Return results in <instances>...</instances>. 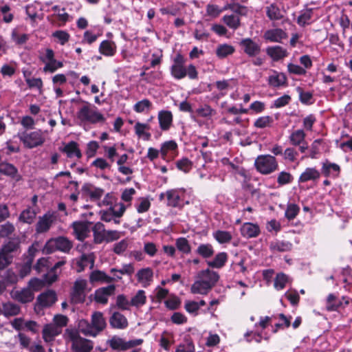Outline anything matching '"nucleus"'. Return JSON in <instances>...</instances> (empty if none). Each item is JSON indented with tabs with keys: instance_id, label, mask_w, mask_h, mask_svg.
Masks as SVG:
<instances>
[{
	"instance_id": "1",
	"label": "nucleus",
	"mask_w": 352,
	"mask_h": 352,
	"mask_svg": "<svg viewBox=\"0 0 352 352\" xmlns=\"http://www.w3.org/2000/svg\"><path fill=\"white\" fill-rule=\"evenodd\" d=\"M185 63L186 59L184 56L179 53L177 54L170 68L171 76L176 80L183 79L187 76L191 80L197 79L198 72L196 67L192 64L186 67Z\"/></svg>"
},
{
	"instance_id": "2",
	"label": "nucleus",
	"mask_w": 352,
	"mask_h": 352,
	"mask_svg": "<svg viewBox=\"0 0 352 352\" xmlns=\"http://www.w3.org/2000/svg\"><path fill=\"white\" fill-rule=\"evenodd\" d=\"M21 253V240L19 237L10 239L0 250V270L12 263L14 257Z\"/></svg>"
},
{
	"instance_id": "3",
	"label": "nucleus",
	"mask_w": 352,
	"mask_h": 352,
	"mask_svg": "<svg viewBox=\"0 0 352 352\" xmlns=\"http://www.w3.org/2000/svg\"><path fill=\"white\" fill-rule=\"evenodd\" d=\"M66 339L71 342V349L74 352H90L94 347L93 342L82 338L76 329H66Z\"/></svg>"
},
{
	"instance_id": "4",
	"label": "nucleus",
	"mask_w": 352,
	"mask_h": 352,
	"mask_svg": "<svg viewBox=\"0 0 352 352\" xmlns=\"http://www.w3.org/2000/svg\"><path fill=\"white\" fill-rule=\"evenodd\" d=\"M81 102L84 105L77 112V117L80 121L91 124L104 122L105 118L96 107L87 101L81 100Z\"/></svg>"
},
{
	"instance_id": "5",
	"label": "nucleus",
	"mask_w": 352,
	"mask_h": 352,
	"mask_svg": "<svg viewBox=\"0 0 352 352\" xmlns=\"http://www.w3.org/2000/svg\"><path fill=\"white\" fill-rule=\"evenodd\" d=\"M73 247L72 242L65 236H58L48 240L43 247V252L49 254L56 250L69 253Z\"/></svg>"
},
{
	"instance_id": "6",
	"label": "nucleus",
	"mask_w": 352,
	"mask_h": 352,
	"mask_svg": "<svg viewBox=\"0 0 352 352\" xmlns=\"http://www.w3.org/2000/svg\"><path fill=\"white\" fill-rule=\"evenodd\" d=\"M16 137L23 142L24 146L28 148H33L41 146L45 142V138L41 130L32 132L23 131L19 132Z\"/></svg>"
},
{
	"instance_id": "7",
	"label": "nucleus",
	"mask_w": 352,
	"mask_h": 352,
	"mask_svg": "<svg viewBox=\"0 0 352 352\" xmlns=\"http://www.w3.org/2000/svg\"><path fill=\"white\" fill-rule=\"evenodd\" d=\"M257 171L263 175H268L278 169V164L275 157L270 155H258L254 162Z\"/></svg>"
},
{
	"instance_id": "8",
	"label": "nucleus",
	"mask_w": 352,
	"mask_h": 352,
	"mask_svg": "<svg viewBox=\"0 0 352 352\" xmlns=\"http://www.w3.org/2000/svg\"><path fill=\"white\" fill-rule=\"evenodd\" d=\"M240 45L244 52L249 56L253 57L257 56L261 52V46L254 42L252 38H243L240 42Z\"/></svg>"
},
{
	"instance_id": "9",
	"label": "nucleus",
	"mask_w": 352,
	"mask_h": 352,
	"mask_svg": "<svg viewBox=\"0 0 352 352\" xmlns=\"http://www.w3.org/2000/svg\"><path fill=\"white\" fill-rule=\"evenodd\" d=\"M12 298L21 303L31 302L34 299V294L30 288H23L21 290L13 289L10 292Z\"/></svg>"
},
{
	"instance_id": "10",
	"label": "nucleus",
	"mask_w": 352,
	"mask_h": 352,
	"mask_svg": "<svg viewBox=\"0 0 352 352\" xmlns=\"http://www.w3.org/2000/svg\"><path fill=\"white\" fill-rule=\"evenodd\" d=\"M91 224L92 223L89 221H74L72 223L74 232L78 240H83L87 237Z\"/></svg>"
},
{
	"instance_id": "11",
	"label": "nucleus",
	"mask_w": 352,
	"mask_h": 352,
	"mask_svg": "<svg viewBox=\"0 0 352 352\" xmlns=\"http://www.w3.org/2000/svg\"><path fill=\"white\" fill-rule=\"evenodd\" d=\"M135 276L138 281L144 287L149 286L153 280V271L150 267L140 269Z\"/></svg>"
},
{
	"instance_id": "12",
	"label": "nucleus",
	"mask_w": 352,
	"mask_h": 352,
	"mask_svg": "<svg viewBox=\"0 0 352 352\" xmlns=\"http://www.w3.org/2000/svg\"><path fill=\"white\" fill-rule=\"evenodd\" d=\"M115 289L113 285L98 289L95 292V300L103 305L107 304L108 298L114 293Z\"/></svg>"
},
{
	"instance_id": "13",
	"label": "nucleus",
	"mask_w": 352,
	"mask_h": 352,
	"mask_svg": "<svg viewBox=\"0 0 352 352\" xmlns=\"http://www.w3.org/2000/svg\"><path fill=\"white\" fill-rule=\"evenodd\" d=\"M158 120L160 127L162 131H168L170 128L173 116L171 111L168 110H162L158 113Z\"/></svg>"
},
{
	"instance_id": "14",
	"label": "nucleus",
	"mask_w": 352,
	"mask_h": 352,
	"mask_svg": "<svg viewBox=\"0 0 352 352\" xmlns=\"http://www.w3.org/2000/svg\"><path fill=\"white\" fill-rule=\"evenodd\" d=\"M57 300L56 294L53 290L41 293L37 298L38 303L41 307H50Z\"/></svg>"
},
{
	"instance_id": "15",
	"label": "nucleus",
	"mask_w": 352,
	"mask_h": 352,
	"mask_svg": "<svg viewBox=\"0 0 352 352\" xmlns=\"http://www.w3.org/2000/svg\"><path fill=\"white\" fill-rule=\"evenodd\" d=\"M241 234L247 238H255L258 236L260 233V228L257 224L247 222L244 223L241 228Z\"/></svg>"
},
{
	"instance_id": "16",
	"label": "nucleus",
	"mask_w": 352,
	"mask_h": 352,
	"mask_svg": "<svg viewBox=\"0 0 352 352\" xmlns=\"http://www.w3.org/2000/svg\"><path fill=\"white\" fill-rule=\"evenodd\" d=\"M91 327L96 336L106 327V321L101 312H94L91 316Z\"/></svg>"
},
{
	"instance_id": "17",
	"label": "nucleus",
	"mask_w": 352,
	"mask_h": 352,
	"mask_svg": "<svg viewBox=\"0 0 352 352\" xmlns=\"http://www.w3.org/2000/svg\"><path fill=\"white\" fill-rule=\"evenodd\" d=\"M263 37L265 40L271 42L281 43L283 39L287 37V34L282 29L276 28L267 30L265 32Z\"/></svg>"
},
{
	"instance_id": "18",
	"label": "nucleus",
	"mask_w": 352,
	"mask_h": 352,
	"mask_svg": "<svg viewBox=\"0 0 352 352\" xmlns=\"http://www.w3.org/2000/svg\"><path fill=\"white\" fill-rule=\"evenodd\" d=\"M110 325L115 329H124L128 327L126 318L120 312L115 311L109 318Z\"/></svg>"
},
{
	"instance_id": "19",
	"label": "nucleus",
	"mask_w": 352,
	"mask_h": 352,
	"mask_svg": "<svg viewBox=\"0 0 352 352\" xmlns=\"http://www.w3.org/2000/svg\"><path fill=\"white\" fill-rule=\"evenodd\" d=\"M321 170L325 177H336L340 173V167L338 164L330 162L327 160L322 163Z\"/></svg>"
},
{
	"instance_id": "20",
	"label": "nucleus",
	"mask_w": 352,
	"mask_h": 352,
	"mask_svg": "<svg viewBox=\"0 0 352 352\" xmlns=\"http://www.w3.org/2000/svg\"><path fill=\"white\" fill-rule=\"evenodd\" d=\"M266 15L270 21H278L284 19L283 12L276 3H271L265 8Z\"/></svg>"
},
{
	"instance_id": "21",
	"label": "nucleus",
	"mask_w": 352,
	"mask_h": 352,
	"mask_svg": "<svg viewBox=\"0 0 352 352\" xmlns=\"http://www.w3.org/2000/svg\"><path fill=\"white\" fill-rule=\"evenodd\" d=\"M53 223L52 217L50 214H45L39 217L38 221L36 225V231L37 233H43L48 231Z\"/></svg>"
},
{
	"instance_id": "22",
	"label": "nucleus",
	"mask_w": 352,
	"mask_h": 352,
	"mask_svg": "<svg viewBox=\"0 0 352 352\" xmlns=\"http://www.w3.org/2000/svg\"><path fill=\"white\" fill-rule=\"evenodd\" d=\"M266 53L274 61L283 59L288 55L287 50L279 45L267 47Z\"/></svg>"
},
{
	"instance_id": "23",
	"label": "nucleus",
	"mask_w": 352,
	"mask_h": 352,
	"mask_svg": "<svg viewBox=\"0 0 352 352\" xmlns=\"http://www.w3.org/2000/svg\"><path fill=\"white\" fill-rule=\"evenodd\" d=\"M269 248L272 252H288L292 250V243L287 241L275 240L270 243Z\"/></svg>"
},
{
	"instance_id": "24",
	"label": "nucleus",
	"mask_w": 352,
	"mask_h": 352,
	"mask_svg": "<svg viewBox=\"0 0 352 352\" xmlns=\"http://www.w3.org/2000/svg\"><path fill=\"white\" fill-rule=\"evenodd\" d=\"M199 278L208 283L212 288L219 280V276L217 272L206 269L199 273Z\"/></svg>"
},
{
	"instance_id": "25",
	"label": "nucleus",
	"mask_w": 352,
	"mask_h": 352,
	"mask_svg": "<svg viewBox=\"0 0 352 352\" xmlns=\"http://www.w3.org/2000/svg\"><path fill=\"white\" fill-rule=\"evenodd\" d=\"M167 198V206L173 208H179L180 206L181 197L179 191L177 189L168 190L166 192Z\"/></svg>"
},
{
	"instance_id": "26",
	"label": "nucleus",
	"mask_w": 352,
	"mask_h": 352,
	"mask_svg": "<svg viewBox=\"0 0 352 352\" xmlns=\"http://www.w3.org/2000/svg\"><path fill=\"white\" fill-rule=\"evenodd\" d=\"M0 173L18 180L20 177L18 173V169L12 164L8 162L0 163Z\"/></svg>"
},
{
	"instance_id": "27",
	"label": "nucleus",
	"mask_w": 352,
	"mask_h": 352,
	"mask_svg": "<svg viewBox=\"0 0 352 352\" xmlns=\"http://www.w3.org/2000/svg\"><path fill=\"white\" fill-rule=\"evenodd\" d=\"M1 305L2 314L6 317L14 316L20 313V307L12 302H3Z\"/></svg>"
},
{
	"instance_id": "28",
	"label": "nucleus",
	"mask_w": 352,
	"mask_h": 352,
	"mask_svg": "<svg viewBox=\"0 0 352 352\" xmlns=\"http://www.w3.org/2000/svg\"><path fill=\"white\" fill-rule=\"evenodd\" d=\"M320 173L315 168H307L300 175L299 183H305L311 180H316L320 177Z\"/></svg>"
},
{
	"instance_id": "29",
	"label": "nucleus",
	"mask_w": 352,
	"mask_h": 352,
	"mask_svg": "<svg viewBox=\"0 0 352 352\" xmlns=\"http://www.w3.org/2000/svg\"><path fill=\"white\" fill-rule=\"evenodd\" d=\"M99 52L104 56H112L116 52V45L113 41L104 40L99 46Z\"/></svg>"
},
{
	"instance_id": "30",
	"label": "nucleus",
	"mask_w": 352,
	"mask_h": 352,
	"mask_svg": "<svg viewBox=\"0 0 352 352\" xmlns=\"http://www.w3.org/2000/svg\"><path fill=\"white\" fill-rule=\"evenodd\" d=\"M268 83L274 87L283 86L287 83V78L283 73L274 72V74L269 76Z\"/></svg>"
},
{
	"instance_id": "31",
	"label": "nucleus",
	"mask_w": 352,
	"mask_h": 352,
	"mask_svg": "<svg viewBox=\"0 0 352 352\" xmlns=\"http://www.w3.org/2000/svg\"><path fill=\"white\" fill-rule=\"evenodd\" d=\"M212 288L203 279L195 281L191 286L192 294H206Z\"/></svg>"
},
{
	"instance_id": "32",
	"label": "nucleus",
	"mask_w": 352,
	"mask_h": 352,
	"mask_svg": "<svg viewBox=\"0 0 352 352\" xmlns=\"http://www.w3.org/2000/svg\"><path fill=\"white\" fill-rule=\"evenodd\" d=\"M92 232L94 234V242L96 243H101L103 241V236L107 232L104 224L101 222L96 223L92 228Z\"/></svg>"
},
{
	"instance_id": "33",
	"label": "nucleus",
	"mask_w": 352,
	"mask_h": 352,
	"mask_svg": "<svg viewBox=\"0 0 352 352\" xmlns=\"http://www.w3.org/2000/svg\"><path fill=\"white\" fill-rule=\"evenodd\" d=\"M228 254L226 252H219L213 260L207 261V265L212 268H221L227 262Z\"/></svg>"
},
{
	"instance_id": "34",
	"label": "nucleus",
	"mask_w": 352,
	"mask_h": 352,
	"mask_svg": "<svg viewBox=\"0 0 352 352\" xmlns=\"http://www.w3.org/2000/svg\"><path fill=\"white\" fill-rule=\"evenodd\" d=\"M89 263L91 264L90 267H93L94 264V256L93 253L89 254H82L80 259L76 263L78 267L77 271L78 272L83 271L85 268L89 265Z\"/></svg>"
},
{
	"instance_id": "35",
	"label": "nucleus",
	"mask_w": 352,
	"mask_h": 352,
	"mask_svg": "<svg viewBox=\"0 0 352 352\" xmlns=\"http://www.w3.org/2000/svg\"><path fill=\"white\" fill-rule=\"evenodd\" d=\"M59 333L58 328L53 325H46L43 329V338L46 342H52Z\"/></svg>"
},
{
	"instance_id": "36",
	"label": "nucleus",
	"mask_w": 352,
	"mask_h": 352,
	"mask_svg": "<svg viewBox=\"0 0 352 352\" xmlns=\"http://www.w3.org/2000/svg\"><path fill=\"white\" fill-rule=\"evenodd\" d=\"M36 212L34 209L29 207L23 210L19 217V220L24 223L31 224L34 222Z\"/></svg>"
},
{
	"instance_id": "37",
	"label": "nucleus",
	"mask_w": 352,
	"mask_h": 352,
	"mask_svg": "<svg viewBox=\"0 0 352 352\" xmlns=\"http://www.w3.org/2000/svg\"><path fill=\"white\" fill-rule=\"evenodd\" d=\"M68 157L76 156L78 158L81 157L82 155L80 149L78 148V144L74 141H71L63 149Z\"/></svg>"
},
{
	"instance_id": "38",
	"label": "nucleus",
	"mask_w": 352,
	"mask_h": 352,
	"mask_svg": "<svg viewBox=\"0 0 352 352\" xmlns=\"http://www.w3.org/2000/svg\"><path fill=\"white\" fill-rule=\"evenodd\" d=\"M342 305V302L338 299L333 294H330L327 296L326 302V309L329 311H338Z\"/></svg>"
},
{
	"instance_id": "39",
	"label": "nucleus",
	"mask_w": 352,
	"mask_h": 352,
	"mask_svg": "<svg viewBox=\"0 0 352 352\" xmlns=\"http://www.w3.org/2000/svg\"><path fill=\"white\" fill-rule=\"evenodd\" d=\"M306 134L302 129L293 131L289 137V142L293 146L300 145L305 142Z\"/></svg>"
},
{
	"instance_id": "40",
	"label": "nucleus",
	"mask_w": 352,
	"mask_h": 352,
	"mask_svg": "<svg viewBox=\"0 0 352 352\" xmlns=\"http://www.w3.org/2000/svg\"><path fill=\"white\" fill-rule=\"evenodd\" d=\"M196 253L204 258H208L214 254V250L211 244L201 243L198 246Z\"/></svg>"
},
{
	"instance_id": "41",
	"label": "nucleus",
	"mask_w": 352,
	"mask_h": 352,
	"mask_svg": "<svg viewBox=\"0 0 352 352\" xmlns=\"http://www.w3.org/2000/svg\"><path fill=\"white\" fill-rule=\"evenodd\" d=\"M100 219L102 221L105 222H110L113 221L114 223L119 224L120 220L116 217L114 209L113 207H110L108 210L100 211Z\"/></svg>"
},
{
	"instance_id": "42",
	"label": "nucleus",
	"mask_w": 352,
	"mask_h": 352,
	"mask_svg": "<svg viewBox=\"0 0 352 352\" xmlns=\"http://www.w3.org/2000/svg\"><path fill=\"white\" fill-rule=\"evenodd\" d=\"M222 20L226 25L233 30L238 29L241 25L240 18L235 14L225 15Z\"/></svg>"
},
{
	"instance_id": "43",
	"label": "nucleus",
	"mask_w": 352,
	"mask_h": 352,
	"mask_svg": "<svg viewBox=\"0 0 352 352\" xmlns=\"http://www.w3.org/2000/svg\"><path fill=\"white\" fill-rule=\"evenodd\" d=\"M91 323H89L88 320L82 319L79 320L78 328V332L80 331L85 336H96V334L94 331V329L91 326Z\"/></svg>"
},
{
	"instance_id": "44",
	"label": "nucleus",
	"mask_w": 352,
	"mask_h": 352,
	"mask_svg": "<svg viewBox=\"0 0 352 352\" xmlns=\"http://www.w3.org/2000/svg\"><path fill=\"white\" fill-rule=\"evenodd\" d=\"M134 129L137 135L144 137L146 140H150L151 133L145 131L150 129V126L148 124L138 122L135 124Z\"/></svg>"
},
{
	"instance_id": "45",
	"label": "nucleus",
	"mask_w": 352,
	"mask_h": 352,
	"mask_svg": "<svg viewBox=\"0 0 352 352\" xmlns=\"http://www.w3.org/2000/svg\"><path fill=\"white\" fill-rule=\"evenodd\" d=\"M146 296L144 290H138L135 295L131 300V305L140 307L145 305Z\"/></svg>"
},
{
	"instance_id": "46",
	"label": "nucleus",
	"mask_w": 352,
	"mask_h": 352,
	"mask_svg": "<svg viewBox=\"0 0 352 352\" xmlns=\"http://www.w3.org/2000/svg\"><path fill=\"white\" fill-rule=\"evenodd\" d=\"M274 122L272 116H265L258 118L254 122V126L258 129H264L271 127Z\"/></svg>"
},
{
	"instance_id": "47",
	"label": "nucleus",
	"mask_w": 352,
	"mask_h": 352,
	"mask_svg": "<svg viewBox=\"0 0 352 352\" xmlns=\"http://www.w3.org/2000/svg\"><path fill=\"white\" fill-rule=\"evenodd\" d=\"M108 344L113 350L125 351V340L118 336H113L108 340Z\"/></svg>"
},
{
	"instance_id": "48",
	"label": "nucleus",
	"mask_w": 352,
	"mask_h": 352,
	"mask_svg": "<svg viewBox=\"0 0 352 352\" xmlns=\"http://www.w3.org/2000/svg\"><path fill=\"white\" fill-rule=\"evenodd\" d=\"M213 237L221 244L229 243L232 239V234L228 231L217 230L212 234Z\"/></svg>"
},
{
	"instance_id": "49",
	"label": "nucleus",
	"mask_w": 352,
	"mask_h": 352,
	"mask_svg": "<svg viewBox=\"0 0 352 352\" xmlns=\"http://www.w3.org/2000/svg\"><path fill=\"white\" fill-rule=\"evenodd\" d=\"M113 279V278L107 276L104 272L99 270L93 272L90 275L91 282L102 281L110 283Z\"/></svg>"
},
{
	"instance_id": "50",
	"label": "nucleus",
	"mask_w": 352,
	"mask_h": 352,
	"mask_svg": "<svg viewBox=\"0 0 352 352\" xmlns=\"http://www.w3.org/2000/svg\"><path fill=\"white\" fill-rule=\"evenodd\" d=\"M234 52V48L232 45L223 44L217 47L216 54L219 58H222L232 54Z\"/></svg>"
},
{
	"instance_id": "51",
	"label": "nucleus",
	"mask_w": 352,
	"mask_h": 352,
	"mask_svg": "<svg viewBox=\"0 0 352 352\" xmlns=\"http://www.w3.org/2000/svg\"><path fill=\"white\" fill-rule=\"evenodd\" d=\"M300 207L296 204H288L285 212V217L289 221L293 220L298 214Z\"/></svg>"
},
{
	"instance_id": "52",
	"label": "nucleus",
	"mask_w": 352,
	"mask_h": 352,
	"mask_svg": "<svg viewBox=\"0 0 352 352\" xmlns=\"http://www.w3.org/2000/svg\"><path fill=\"white\" fill-rule=\"evenodd\" d=\"M227 8L241 16H245L248 12V9L246 6H242L239 3H230L225 8V9Z\"/></svg>"
},
{
	"instance_id": "53",
	"label": "nucleus",
	"mask_w": 352,
	"mask_h": 352,
	"mask_svg": "<svg viewBox=\"0 0 352 352\" xmlns=\"http://www.w3.org/2000/svg\"><path fill=\"white\" fill-rule=\"evenodd\" d=\"M288 280V276L284 273H279L274 279V286L277 290H281L285 287Z\"/></svg>"
},
{
	"instance_id": "54",
	"label": "nucleus",
	"mask_w": 352,
	"mask_h": 352,
	"mask_svg": "<svg viewBox=\"0 0 352 352\" xmlns=\"http://www.w3.org/2000/svg\"><path fill=\"white\" fill-rule=\"evenodd\" d=\"M176 166L179 170L187 173L192 169V162L187 157H184L176 162Z\"/></svg>"
},
{
	"instance_id": "55",
	"label": "nucleus",
	"mask_w": 352,
	"mask_h": 352,
	"mask_svg": "<svg viewBox=\"0 0 352 352\" xmlns=\"http://www.w3.org/2000/svg\"><path fill=\"white\" fill-rule=\"evenodd\" d=\"M312 16V9H307L305 11H302L300 14L298 16L297 19V23L301 26L304 27L307 24H308V21L311 19Z\"/></svg>"
},
{
	"instance_id": "56",
	"label": "nucleus",
	"mask_w": 352,
	"mask_h": 352,
	"mask_svg": "<svg viewBox=\"0 0 352 352\" xmlns=\"http://www.w3.org/2000/svg\"><path fill=\"white\" fill-rule=\"evenodd\" d=\"M135 272V268L133 263L124 264L121 269L117 270L112 268L111 273L118 272L120 275L131 276Z\"/></svg>"
},
{
	"instance_id": "57",
	"label": "nucleus",
	"mask_w": 352,
	"mask_h": 352,
	"mask_svg": "<svg viewBox=\"0 0 352 352\" xmlns=\"http://www.w3.org/2000/svg\"><path fill=\"white\" fill-rule=\"evenodd\" d=\"M86 286L85 282L83 280H76L74 283V293L77 296L79 300H83L85 295L84 290Z\"/></svg>"
},
{
	"instance_id": "58",
	"label": "nucleus",
	"mask_w": 352,
	"mask_h": 352,
	"mask_svg": "<svg viewBox=\"0 0 352 352\" xmlns=\"http://www.w3.org/2000/svg\"><path fill=\"white\" fill-rule=\"evenodd\" d=\"M176 246L177 249L184 254H188L190 252V246L188 241L184 237H181L177 239Z\"/></svg>"
},
{
	"instance_id": "59",
	"label": "nucleus",
	"mask_w": 352,
	"mask_h": 352,
	"mask_svg": "<svg viewBox=\"0 0 352 352\" xmlns=\"http://www.w3.org/2000/svg\"><path fill=\"white\" fill-rule=\"evenodd\" d=\"M293 176L288 172H280L277 177V182L280 186L286 185L292 182Z\"/></svg>"
},
{
	"instance_id": "60",
	"label": "nucleus",
	"mask_w": 352,
	"mask_h": 352,
	"mask_svg": "<svg viewBox=\"0 0 352 352\" xmlns=\"http://www.w3.org/2000/svg\"><path fill=\"white\" fill-rule=\"evenodd\" d=\"M151 102L148 99H143L135 104L133 109L138 113H142L148 110L151 107Z\"/></svg>"
},
{
	"instance_id": "61",
	"label": "nucleus",
	"mask_w": 352,
	"mask_h": 352,
	"mask_svg": "<svg viewBox=\"0 0 352 352\" xmlns=\"http://www.w3.org/2000/svg\"><path fill=\"white\" fill-rule=\"evenodd\" d=\"M177 147V145L175 141L170 140L164 142L160 148V153L163 157L167 155L169 151H175Z\"/></svg>"
},
{
	"instance_id": "62",
	"label": "nucleus",
	"mask_w": 352,
	"mask_h": 352,
	"mask_svg": "<svg viewBox=\"0 0 352 352\" xmlns=\"http://www.w3.org/2000/svg\"><path fill=\"white\" fill-rule=\"evenodd\" d=\"M15 228L12 223L8 221L6 223L1 226L0 228V236L1 238H6L9 236L14 231Z\"/></svg>"
},
{
	"instance_id": "63",
	"label": "nucleus",
	"mask_w": 352,
	"mask_h": 352,
	"mask_svg": "<svg viewBox=\"0 0 352 352\" xmlns=\"http://www.w3.org/2000/svg\"><path fill=\"white\" fill-rule=\"evenodd\" d=\"M131 305V301H129L126 297L123 294H120L116 298V306L122 310H127Z\"/></svg>"
},
{
	"instance_id": "64",
	"label": "nucleus",
	"mask_w": 352,
	"mask_h": 352,
	"mask_svg": "<svg viewBox=\"0 0 352 352\" xmlns=\"http://www.w3.org/2000/svg\"><path fill=\"white\" fill-rule=\"evenodd\" d=\"M63 64L60 61H58L56 59L51 60L45 64L43 70L44 72H49L54 73L57 69L61 68Z\"/></svg>"
}]
</instances>
